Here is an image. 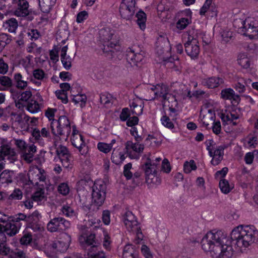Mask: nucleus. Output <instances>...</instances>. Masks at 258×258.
<instances>
[{
	"mask_svg": "<svg viewBox=\"0 0 258 258\" xmlns=\"http://www.w3.org/2000/svg\"><path fill=\"white\" fill-rule=\"evenodd\" d=\"M61 211L67 217H72L75 215V211L73 209L68 205L62 206Z\"/></svg>",
	"mask_w": 258,
	"mask_h": 258,
	"instance_id": "61",
	"label": "nucleus"
},
{
	"mask_svg": "<svg viewBox=\"0 0 258 258\" xmlns=\"http://www.w3.org/2000/svg\"><path fill=\"white\" fill-rule=\"evenodd\" d=\"M32 235L31 233L24 232L20 240V242L22 245H27L32 242Z\"/></svg>",
	"mask_w": 258,
	"mask_h": 258,
	"instance_id": "45",
	"label": "nucleus"
},
{
	"mask_svg": "<svg viewBox=\"0 0 258 258\" xmlns=\"http://www.w3.org/2000/svg\"><path fill=\"white\" fill-rule=\"evenodd\" d=\"M78 195L80 198V201L82 205L86 206L87 204V197H89L88 191L84 189H80L78 190Z\"/></svg>",
	"mask_w": 258,
	"mask_h": 258,
	"instance_id": "49",
	"label": "nucleus"
},
{
	"mask_svg": "<svg viewBox=\"0 0 258 258\" xmlns=\"http://www.w3.org/2000/svg\"><path fill=\"white\" fill-rule=\"evenodd\" d=\"M142 168L145 172L147 183L157 184L160 182L157 176V165L155 163H152L150 159H148V161L142 166Z\"/></svg>",
	"mask_w": 258,
	"mask_h": 258,
	"instance_id": "9",
	"label": "nucleus"
},
{
	"mask_svg": "<svg viewBox=\"0 0 258 258\" xmlns=\"http://www.w3.org/2000/svg\"><path fill=\"white\" fill-rule=\"evenodd\" d=\"M70 222L61 217L53 218L47 223V229L50 232H61L70 227Z\"/></svg>",
	"mask_w": 258,
	"mask_h": 258,
	"instance_id": "11",
	"label": "nucleus"
},
{
	"mask_svg": "<svg viewBox=\"0 0 258 258\" xmlns=\"http://www.w3.org/2000/svg\"><path fill=\"white\" fill-rule=\"evenodd\" d=\"M237 61L238 63L244 69H247L250 67V59L245 53H240L238 55Z\"/></svg>",
	"mask_w": 258,
	"mask_h": 258,
	"instance_id": "37",
	"label": "nucleus"
},
{
	"mask_svg": "<svg viewBox=\"0 0 258 258\" xmlns=\"http://www.w3.org/2000/svg\"><path fill=\"white\" fill-rule=\"evenodd\" d=\"M222 39L226 42H229L233 37V32L228 29L223 31L221 34Z\"/></svg>",
	"mask_w": 258,
	"mask_h": 258,
	"instance_id": "62",
	"label": "nucleus"
},
{
	"mask_svg": "<svg viewBox=\"0 0 258 258\" xmlns=\"http://www.w3.org/2000/svg\"><path fill=\"white\" fill-rule=\"evenodd\" d=\"M223 83L222 78L214 77L204 79L202 81V84L208 88H215Z\"/></svg>",
	"mask_w": 258,
	"mask_h": 258,
	"instance_id": "28",
	"label": "nucleus"
},
{
	"mask_svg": "<svg viewBox=\"0 0 258 258\" xmlns=\"http://www.w3.org/2000/svg\"><path fill=\"white\" fill-rule=\"evenodd\" d=\"M148 92L152 93L153 95L150 96H146L143 99L146 101L154 100L155 98H162V102L164 105L167 103H173L174 105L177 104V101L175 96L169 93L168 88L166 85L158 84L150 88H148Z\"/></svg>",
	"mask_w": 258,
	"mask_h": 258,
	"instance_id": "3",
	"label": "nucleus"
},
{
	"mask_svg": "<svg viewBox=\"0 0 258 258\" xmlns=\"http://www.w3.org/2000/svg\"><path fill=\"white\" fill-rule=\"evenodd\" d=\"M60 240L52 242L49 245L50 250L52 252H63L66 250L71 241V236L67 233L62 235Z\"/></svg>",
	"mask_w": 258,
	"mask_h": 258,
	"instance_id": "15",
	"label": "nucleus"
},
{
	"mask_svg": "<svg viewBox=\"0 0 258 258\" xmlns=\"http://www.w3.org/2000/svg\"><path fill=\"white\" fill-rule=\"evenodd\" d=\"M97 149L101 152L107 154L111 151V146L106 143L99 142L97 144Z\"/></svg>",
	"mask_w": 258,
	"mask_h": 258,
	"instance_id": "53",
	"label": "nucleus"
},
{
	"mask_svg": "<svg viewBox=\"0 0 258 258\" xmlns=\"http://www.w3.org/2000/svg\"><path fill=\"white\" fill-rule=\"evenodd\" d=\"M144 58V52L137 46L128 48L126 51V60L131 67L137 66Z\"/></svg>",
	"mask_w": 258,
	"mask_h": 258,
	"instance_id": "12",
	"label": "nucleus"
},
{
	"mask_svg": "<svg viewBox=\"0 0 258 258\" xmlns=\"http://www.w3.org/2000/svg\"><path fill=\"white\" fill-rule=\"evenodd\" d=\"M18 156L14 149L8 145L0 147V161L7 159L10 163H14L17 160Z\"/></svg>",
	"mask_w": 258,
	"mask_h": 258,
	"instance_id": "18",
	"label": "nucleus"
},
{
	"mask_svg": "<svg viewBox=\"0 0 258 258\" xmlns=\"http://www.w3.org/2000/svg\"><path fill=\"white\" fill-rule=\"evenodd\" d=\"M23 113H17L12 112L10 113V122L11 127L13 129L17 128L18 125L20 124L23 122Z\"/></svg>",
	"mask_w": 258,
	"mask_h": 258,
	"instance_id": "33",
	"label": "nucleus"
},
{
	"mask_svg": "<svg viewBox=\"0 0 258 258\" xmlns=\"http://www.w3.org/2000/svg\"><path fill=\"white\" fill-rule=\"evenodd\" d=\"M161 121L162 122V124L170 129H172L174 128V125L173 123L169 118V116H167V115H164L161 118Z\"/></svg>",
	"mask_w": 258,
	"mask_h": 258,
	"instance_id": "55",
	"label": "nucleus"
},
{
	"mask_svg": "<svg viewBox=\"0 0 258 258\" xmlns=\"http://www.w3.org/2000/svg\"><path fill=\"white\" fill-rule=\"evenodd\" d=\"M23 77L21 74L16 73L14 75V80L16 83V86L18 88L24 89L28 85V82L22 79Z\"/></svg>",
	"mask_w": 258,
	"mask_h": 258,
	"instance_id": "39",
	"label": "nucleus"
},
{
	"mask_svg": "<svg viewBox=\"0 0 258 258\" xmlns=\"http://www.w3.org/2000/svg\"><path fill=\"white\" fill-rule=\"evenodd\" d=\"M106 189V184L102 181H96L94 182L92 186V205L99 207L103 204L105 199Z\"/></svg>",
	"mask_w": 258,
	"mask_h": 258,
	"instance_id": "8",
	"label": "nucleus"
},
{
	"mask_svg": "<svg viewBox=\"0 0 258 258\" xmlns=\"http://www.w3.org/2000/svg\"><path fill=\"white\" fill-rule=\"evenodd\" d=\"M190 23V20L188 18H180L176 23V27L178 29L183 30Z\"/></svg>",
	"mask_w": 258,
	"mask_h": 258,
	"instance_id": "52",
	"label": "nucleus"
},
{
	"mask_svg": "<svg viewBox=\"0 0 258 258\" xmlns=\"http://www.w3.org/2000/svg\"><path fill=\"white\" fill-rule=\"evenodd\" d=\"M185 35L187 37L184 43L185 51L188 56L195 59L198 56L200 51L197 33L191 29L187 31Z\"/></svg>",
	"mask_w": 258,
	"mask_h": 258,
	"instance_id": "6",
	"label": "nucleus"
},
{
	"mask_svg": "<svg viewBox=\"0 0 258 258\" xmlns=\"http://www.w3.org/2000/svg\"><path fill=\"white\" fill-rule=\"evenodd\" d=\"M15 177V173L14 171L5 170L0 174V184L8 185L13 182Z\"/></svg>",
	"mask_w": 258,
	"mask_h": 258,
	"instance_id": "22",
	"label": "nucleus"
},
{
	"mask_svg": "<svg viewBox=\"0 0 258 258\" xmlns=\"http://www.w3.org/2000/svg\"><path fill=\"white\" fill-rule=\"evenodd\" d=\"M56 0H38L39 6L43 13H48L52 6L54 5Z\"/></svg>",
	"mask_w": 258,
	"mask_h": 258,
	"instance_id": "32",
	"label": "nucleus"
},
{
	"mask_svg": "<svg viewBox=\"0 0 258 258\" xmlns=\"http://www.w3.org/2000/svg\"><path fill=\"white\" fill-rule=\"evenodd\" d=\"M27 109L32 113H36L40 110L39 104L36 101L32 100L28 103Z\"/></svg>",
	"mask_w": 258,
	"mask_h": 258,
	"instance_id": "43",
	"label": "nucleus"
},
{
	"mask_svg": "<svg viewBox=\"0 0 258 258\" xmlns=\"http://www.w3.org/2000/svg\"><path fill=\"white\" fill-rule=\"evenodd\" d=\"M79 240L81 245L85 248L90 246L91 249L96 248L100 243L96 238L94 234L90 233L87 235L85 233L82 234L79 238Z\"/></svg>",
	"mask_w": 258,
	"mask_h": 258,
	"instance_id": "19",
	"label": "nucleus"
},
{
	"mask_svg": "<svg viewBox=\"0 0 258 258\" xmlns=\"http://www.w3.org/2000/svg\"><path fill=\"white\" fill-rule=\"evenodd\" d=\"M215 117V114L214 113V111L209 109L208 110V113L205 115L202 119V121L207 127L210 124H212L214 122Z\"/></svg>",
	"mask_w": 258,
	"mask_h": 258,
	"instance_id": "36",
	"label": "nucleus"
},
{
	"mask_svg": "<svg viewBox=\"0 0 258 258\" xmlns=\"http://www.w3.org/2000/svg\"><path fill=\"white\" fill-rule=\"evenodd\" d=\"M137 19V23L140 29L142 30L146 28V22L147 20L146 14L142 11H139L136 15Z\"/></svg>",
	"mask_w": 258,
	"mask_h": 258,
	"instance_id": "35",
	"label": "nucleus"
},
{
	"mask_svg": "<svg viewBox=\"0 0 258 258\" xmlns=\"http://www.w3.org/2000/svg\"><path fill=\"white\" fill-rule=\"evenodd\" d=\"M3 27L10 33H15L18 28V22L15 18H11L3 23Z\"/></svg>",
	"mask_w": 258,
	"mask_h": 258,
	"instance_id": "34",
	"label": "nucleus"
},
{
	"mask_svg": "<svg viewBox=\"0 0 258 258\" xmlns=\"http://www.w3.org/2000/svg\"><path fill=\"white\" fill-rule=\"evenodd\" d=\"M72 100L75 104L81 102V107H82L85 105L87 100V97L86 95L84 94H77L73 96Z\"/></svg>",
	"mask_w": 258,
	"mask_h": 258,
	"instance_id": "44",
	"label": "nucleus"
},
{
	"mask_svg": "<svg viewBox=\"0 0 258 258\" xmlns=\"http://www.w3.org/2000/svg\"><path fill=\"white\" fill-rule=\"evenodd\" d=\"M134 252L131 245H126L123 249L122 258H134Z\"/></svg>",
	"mask_w": 258,
	"mask_h": 258,
	"instance_id": "48",
	"label": "nucleus"
},
{
	"mask_svg": "<svg viewBox=\"0 0 258 258\" xmlns=\"http://www.w3.org/2000/svg\"><path fill=\"white\" fill-rule=\"evenodd\" d=\"M123 222L128 231L133 232L136 234V238L135 240V242L136 244L139 243L143 240V235L136 216L132 212L127 211L124 215Z\"/></svg>",
	"mask_w": 258,
	"mask_h": 258,
	"instance_id": "7",
	"label": "nucleus"
},
{
	"mask_svg": "<svg viewBox=\"0 0 258 258\" xmlns=\"http://www.w3.org/2000/svg\"><path fill=\"white\" fill-rule=\"evenodd\" d=\"M21 224L20 223H15L13 221L7 222L5 226L2 225L3 230L9 236H13L18 233Z\"/></svg>",
	"mask_w": 258,
	"mask_h": 258,
	"instance_id": "21",
	"label": "nucleus"
},
{
	"mask_svg": "<svg viewBox=\"0 0 258 258\" xmlns=\"http://www.w3.org/2000/svg\"><path fill=\"white\" fill-rule=\"evenodd\" d=\"M28 177L30 178L32 185H37L40 182H45L46 179L44 170L37 166L32 167L29 170Z\"/></svg>",
	"mask_w": 258,
	"mask_h": 258,
	"instance_id": "16",
	"label": "nucleus"
},
{
	"mask_svg": "<svg viewBox=\"0 0 258 258\" xmlns=\"http://www.w3.org/2000/svg\"><path fill=\"white\" fill-rule=\"evenodd\" d=\"M57 190L60 194L66 196L69 193L70 188L67 183L63 182L58 186Z\"/></svg>",
	"mask_w": 258,
	"mask_h": 258,
	"instance_id": "57",
	"label": "nucleus"
},
{
	"mask_svg": "<svg viewBox=\"0 0 258 258\" xmlns=\"http://www.w3.org/2000/svg\"><path fill=\"white\" fill-rule=\"evenodd\" d=\"M56 157L54 160H58L61 162L62 166L64 168H69L71 165V155L67 148L62 145H59L56 148Z\"/></svg>",
	"mask_w": 258,
	"mask_h": 258,
	"instance_id": "14",
	"label": "nucleus"
},
{
	"mask_svg": "<svg viewBox=\"0 0 258 258\" xmlns=\"http://www.w3.org/2000/svg\"><path fill=\"white\" fill-rule=\"evenodd\" d=\"M72 136L71 142L73 146L79 150L82 155H86L88 152V146L85 143L83 137L78 134V131L75 125L73 126Z\"/></svg>",
	"mask_w": 258,
	"mask_h": 258,
	"instance_id": "13",
	"label": "nucleus"
},
{
	"mask_svg": "<svg viewBox=\"0 0 258 258\" xmlns=\"http://www.w3.org/2000/svg\"><path fill=\"white\" fill-rule=\"evenodd\" d=\"M5 233L2 229V225L0 224V254L3 255H7L10 252V248L6 246L7 237Z\"/></svg>",
	"mask_w": 258,
	"mask_h": 258,
	"instance_id": "27",
	"label": "nucleus"
},
{
	"mask_svg": "<svg viewBox=\"0 0 258 258\" xmlns=\"http://www.w3.org/2000/svg\"><path fill=\"white\" fill-rule=\"evenodd\" d=\"M50 127L54 136L64 141H67L71 132L70 121L66 116H60L58 120L53 119Z\"/></svg>",
	"mask_w": 258,
	"mask_h": 258,
	"instance_id": "4",
	"label": "nucleus"
},
{
	"mask_svg": "<svg viewBox=\"0 0 258 258\" xmlns=\"http://www.w3.org/2000/svg\"><path fill=\"white\" fill-rule=\"evenodd\" d=\"M237 83L235 84V89L239 93H243L245 90V85L244 83V78L241 77H237Z\"/></svg>",
	"mask_w": 258,
	"mask_h": 258,
	"instance_id": "51",
	"label": "nucleus"
},
{
	"mask_svg": "<svg viewBox=\"0 0 258 258\" xmlns=\"http://www.w3.org/2000/svg\"><path fill=\"white\" fill-rule=\"evenodd\" d=\"M239 118V115L233 112H226L221 114V118L223 122H228L229 121H234Z\"/></svg>",
	"mask_w": 258,
	"mask_h": 258,
	"instance_id": "38",
	"label": "nucleus"
},
{
	"mask_svg": "<svg viewBox=\"0 0 258 258\" xmlns=\"http://www.w3.org/2000/svg\"><path fill=\"white\" fill-rule=\"evenodd\" d=\"M32 92L30 90L24 91L21 93L20 98L17 102H16V106L20 107L21 105V101L27 102L29 99L32 97Z\"/></svg>",
	"mask_w": 258,
	"mask_h": 258,
	"instance_id": "41",
	"label": "nucleus"
},
{
	"mask_svg": "<svg viewBox=\"0 0 258 258\" xmlns=\"http://www.w3.org/2000/svg\"><path fill=\"white\" fill-rule=\"evenodd\" d=\"M22 191L20 189L16 188L15 189L13 192L9 196V199L19 200L22 199Z\"/></svg>",
	"mask_w": 258,
	"mask_h": 258,
	"instance_id": "58",
	"label": "nucleus"
},
{
	"mask_svg": "<svg viewBox=\"0 0 258 258\" xmlns=\"http://www.w3.org/2000/svg\"><path fill=\"white\" fill-rule=\"evenodd\" d=\"M132 164L131 163L125 164L123 167V175L127 180L131 179L133 177V174L131 171Z\"/></svg>",
	"mask_w": 258,
	"mask_h": 258,
	"instance_id": "56",
	"label": "nucleus"
},
{
	"mask_svg": "<svg viewBox=\"0 0 258 258\" xmlns=\"http://www.w3.org/2000/svg\"><path fill=\"white\" fill-rule=\"evenodd\" d=\"M231 241L221 230L208 232L201 240L202 248L212 258H231L233 254Z\"/></svg>",
	"mask_w": 258,
	"mask_h": 258,
	"instance_id": "1",
	"label": "nucleus"
},
{
	"mask_svg": "<svg viewBox=\"0 0 258 258\" xmlns=\"http://www.w3.org/2000/svg\"><path fill=\"white\" fill-rule=\"evenodd\" d=\"M36 152V147L33 144H28L22 152L23 159L30 163L33 160L34 153Z\"/></svg>",
	"mask_w": 258,
	"mask_h": 258,
	"instance_id": "24",
	"label": "nucleus"
},
{
	"mask_svg": "<svg viewBox=\"0 0 258 258\" xmlns=\"http://www.w3.org/2000/svg\"><path fill=\"white\" fill-rule=\"evenodd\" d=\"M225 147L223 146H218L213 152L211 157H213L211 163L212 165L216 166L218 165L223 159L224 150Z\"/></svg>",
	"mask_w": 258,
	"mask_h": 258,
	"instance_id": "25",
	"label": "nucleus"
},
{
	"mask_svg": "<svg viewBox=\"0 0 258 258\" xmlns=\"http://www.w3.org/2000/svg\"><path fill=\"white\" fill-rule=\"evenodd\" d=\"M136 8L134 6L120 5L119 13L121 17L125 20L131 19L135 13Z\"/></svg>",
	"mask_w": 258,
	"mask_h": 258,
	"instance_id": "23",
	"label": "nucleus"
},
{
	"mask_svg": "<svg viewBox=\"0 0 258 258\" xmlns=\"http://www.w3.org/2000/svg\"><path fill=\"white\" fill-rule=\"evenodd\" d=\"M221 97L225 100L233 99L235 101H238L239 99V96L235 94L234 90L231 88L223 89L221 92Z\"/></svg>",
	"mask_w": 258,
	"mask_h": 258,
	"instance_id": "31",
	"label": "nucleus"
},
{
	"mask_svg": "<svg viewBox=\"0 0 258 258\" xmlns=\"http://www.w3.org/2000/svg\"><path fill=\"white\" fill-rule=\"evenodd\" d=\"M32 136L34 138L35 140L41 142L42 137L48 138L50 136L49 129L46 127H43L41 131L38 128H34L32 132Z\"/></svg>",
	"mask_w": 258,
	"mask_h": 258,
	"instance_id": "29",
	"label": "nucleus"
},
{
	"mask_svg": "<svg viewBox=\"0 0 258 258\" xmlns=\"http://www.w3.org/2000/svg\"><path fill=\"white\" fill-rule=\"evenodd\" d=\"M243 34L251 39L258 38V20L248 18L243 22Z\"/></svg>",
	"mask_w": 258,
	"mask_h": 258,
	"instance_id": "10",
	"label": "nucleus"
},
{
	"mask_svg": "<svg viewBox=\"0 0 258 258\" xmlns=\"http://www.w3.org/2000/svg\"><path fill=\"white\" fill-rule=\"evenodd\" d=\"M99 38L103 43L104 53L113 52L114 49L119 47L118 37L115 35L114 31L110 28L101 29L99 31Z\"/></svg>",
	"mask_w": 258,
	"mask_h": 258,
	"instance_id": "5",
	"label": "nucleus"
},
{
	"mask_svg": "<svg viewBox=\"0 0 258 258\" xmlns=\"http://www.w3.org/2000/svg\"><path fill=\"white\" fill-rule=\"evenodd\" d=\"M125 159L124 154L121 151L120 148H114L113 149L111 160L116 165H120Z\"/></svg>",
	"mask_w": 258,
	"mask_h": 258,
	"instance_id": "26",
	"label": "nucleus"
},
{
	"mask_svg": "<svg viewBox=\"0 0 258 258\" xmlns=\"http://www.w3.org/2000/svg\"><path fill=\"white\" fill-rule=\"evenodd\" d=\"M11 36L6 33L0 34V52H1L5 46L11 42Z\"/></svg>",
	"mask_w": 258,
	"mask_h": 258,
	"instance_id": "40",
	"label": "nucleus"
},
{
	"mask_svg": "<svg viewBox=\"0 0 258 258\" xmlns=\"http://www.w3.org/2000/svg\"><path fill=\"white\" fill-rule=\"evenodd\" d=\"M17 181L23 184V185H31L30 179L28 177V173H20L17 176Z\"/></svg>",
	"mask_w": 258,
	"mask_h": 258,
	"instance_id": "42",
	"label": "nucleus"
},
{
	"mask_svg": "<svg viewBox=\"0 0 258 258\" xmlns=\"http://www.w3.org/2000/svg\"><path fill=\"white\" fill-rule=\"evenodd\" d=\"M171 103L172 104L170 105L169 103H167V104L165 105H167L169 106V110L170 111L169 116L172 118V120H174L176 119V116L178 114L177 110L174 107L175 106H177V104L176 105H174L173 103Z\"/></svg>",
	"mask_w": 258,
	"mask_h": 258,
	"instance_id": "59",
	"label": "nucleus"
},
{
	"mask_svg": "<svg viewBox=\"0 0 258 258\" xmlns=\"http://www.w3.org/2000/svg\"><path fill=\"white\" fill-rule=\"evenodd\" d=\"M144 102L139 100H134L130 103V107L132 108L133 114L140 115L142 114L144 106Z\"/></svg>",
	"mask_w": 258,
	"mask_h": 258,
	"instance_id": "30",
	"label": "nucleus"
},
{
	"mask_svg": "<svg viewBox=\"0 0 258 258\" xmlns=\"http://www.w3.org/2000/svg\"><path fill=\"white\" fill-rule=\"evenodd\" d=\"M197 169V166L194 160H191L189 162H185L184 164V171L186 173H189L191 170H195Z\"/></svg>",
	"mask_w": 258,
	"mask_h": 258,
	"instance_id": "50",
	"label": "nucleus"
},
{
	"mask_svg": "<svg viewBox=\"0 0 258 258\" xmlns=\"http://www.w3.org/2000/svg\"><path fill=\"white\" fill-rule=\"evenodd\" d=\"M219 187L222 192L228 194L230 192L233 187H231L229 182L226 179H221L219 182Z\"/></svg>",
	"mask_w": 258,
	"mask_h": 258,
	"instance_id": "46",
	"label": "nucleus"
},
{
	"mask_svg": "<svg viewBox=\"0 0 258 258\" xmlns=\"http://www.w3.org/2000/svg\"><path fill=\"white\" fill-rule=\"evenodd\" d=\"M14 143L21 153L28 145L24 140L21 139H14Z\"/></svg>",
	"mask_w": 258,
	"mask_h": 258,
	"instance_id": "63",
	"label": "nucleus"
},
{
	"mask_svg": "<svg viewBox=\"0 0 258 258\" xmlns=\"http://www.w3.org/2000/svg\"><path fill=\"white\" fill-rule=\"evenodd\" d=\"M74 58V56L72 58L70 55H67L60 58L62 66L66 70H69L71 69Z\"/></svg>",
	"mask_w": 258,
	"mask_h": 258,
	"instance_id": "47",
	"label": "nucleus"
},
{
	"mask_svg": "<svg viewBox=\"0 0 258 258\" xmlns=\"http://www.w3.org/2000/svg\"><path fill=\"white\" fill-rule=\"evenodd\" d=\"M40 217V214L37 211H35L31 215L28 216V223L37 222Z\"/></svg>",
	"mask_w": 258,
	"mask_h": 258,
	"instance_id": "64",
	"label": "nucleus"
},
{
	"mask_svg": "<svg viewBox=\"0 0 258 258\" xmlns=\"http://www.w3.org/2000/svg\"><path fill=\"white\" fill-rule=\"evenodd\" d=\"M133 181L136 185L141 184L143 182L144 176L140 172H136L133 175Z\"/></svg>",
	"mask_w": 258,
	"mask_h": 258,
	"instance_id": "54",
	"label": "nucleus"
},
{
	"mask_svg": "<svg viewBox=\"0 0 258 258\" xmlns=\"http://www.w3.org/2000/svg\"><path fill=\"white\" fill-rule=\"evenodd\" d=\"M258 236V231L253 225H240L231 233V239L238 247H247Z\"/></svg>",
	"mask_w": 258,
	"mask_h": 258,
	"instance_id": "2",
	"label": "nucleus"
},
{
	"mask_svg": "<svg viewBox=\"0 0 258 258\" xmlns=\"http://www.w3.org/2000/svg\"><path fill=\"white\" fill-rule=\"evenodd\" d=\"M14 14L17 17H26L30 13L29 3L26 0H13Z\"/></svg>",
	"mask_w": 258,
	"mask_h": 258,
	"instance_id": "17",
	"label": "nucleus"
},
{
	"mask_svg": "<svg viewBox=\"0 0 258 258\" xmlns=\"http://www.w3.org/2000/svg\"><path fill=\"white\" fill-rule=\"evenodd\" d=\"M125 146L126 152L128 153V156L132 159H138L139 156L137 155H132V152L130 151V150H132L138 154L143 153L144 150V145L141 144L140 142L133 143L131 141H128L125 143Z\"/></svg>",
	"mask_w": 258,
	"mask_h": 258,
	"instance_id": "20",
	"label": "nucleus"
},
{
	"mask_svg": "<svg viewBox=\"0 0 258 258\" xmlns=\"http://www.w3.org/2000/svg\"><path fill=\"white\" fill-rule=\"evenodd\" d=\"M29 39L32 41H35L39 38L40 37V33L37 29H30L27 32Z\"/></svg>",
	"mask_w": 258,
	"mask_h": 258,
	"instance_id": "60",
	"label": "nucleus"
}]
</instances>
